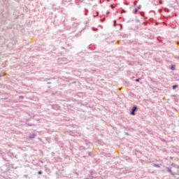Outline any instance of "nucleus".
Returning <instances> with one entry per match:
<instances>
[{"instance_id": "f257e3e1", "label": "nucleus", "mask_w": 179, "mask_h": 179, "mask_svg": "<svg viewBox=\"0 0 179 179\" xmlns=\"http://www.w3.org/2000/svg\"><path fill=\"white\" fill-rule=\"evenodd\" d=\"M173 167L167 168L168 173H170L171 176H178L179 174V166L176 164H172Z\"/></svg>"}, {"instance_id": "f03ea898", "label": "nucleus", "mask_w": 179, "mask_h": 179, "mask_svg": "<svg viewBox=\"0 0 179 179\" xmlns=\"http://www.w3.org/2000/svg\"><path fill=\"white\" fill-rule=\"evenodd\" d=\"M136 111H138V106L134 105L130 110V115H136Z\"/></svg>"}, {"instance_id": "7ed1b4c3", "label": "nucleus", "mask_w": 179, "mask_h": 179, "mask_svg": "<svg viewBox=\"0 0 179 179\" xmlns=\"http://www.w3.org/2000/svg\"><path fill=\"white\" fill-rule=\"evenodd\" d=\"M52 108L53 110H59V106H58V104H53V105H52Z\"/></svg>"}, {"instance_id": "20e7f679", "label": "nucleus", "mask_w": 179, "mask_h": 179, "mask_svg": "<svg viewBox=\"0 0 179 179\" xmlns=\"http://www.w3.org/2000/svg\"><path fill=\"white\" fill-rule=\"evenodd\" d=\"M36 136H37V134L34 133L29 136V139H34V138H36Z\"/></svg>"}, {"instance_id": "39448f33", "label": "nucleus", "mask_w": 179, "mask_h": 179, "mask_svg": "<svg viewBox=\"0 0 179 179\" xmlns=\"http://www.w3.org/2000/svg\"><path fill=\"white\" fill-rule=\"evenodd\" d=\"M101 155L102 156H105L106 157H110V156H111V154H110V153H106V152H101Z\"/></svg>"}, {"instance_id": "423d86ee", "label": "nucleus", "mask_w": 179, "mask_h": 179, "mask_svg": "<svg viewBox=\"0 0 179 179\" xmlns=\"http://www.w3.org/2000/svg\"><path fill=\"white\" fill-rule=\"evenodd\" d=\"M170 69L171 71H176V65H173V64L171 65Z\"/></svg>"}, {"instance_id": "0eeeda50", "label": "nucleus", "mask_w": 179, "mask_h": 179, "mask_svg": "<svg viewBox=\"0 0 179 179\" xmlns=\"http://www.w3.org/2000/svg\"><path fill=\"white\" fill-rule=\"evenodd\" d=\"M94 174V172L93 171H90V177H91L92 178H93V177H94L93 176Z\"/></svg>"}, {"instance_id": "6e6552de", "label": "nucleus", "mask_w": 179, "mask_h": 179, "mask_svg": "<svg viewBox=\"0 0 179 179\" xmlns=\"http://www.w3.org/2000/svg\"><path fill=\"white\" fill-rule=\"evenodd\" d=\"M45 141H47L48 143H51V138L50 137H46Z\"/></svg>"}, {"instance_id": "1a4fd4ad", "label": "nucleus", "mask_w": 179, "mask_h": 179, "mask_svg": "<svg viewBox=\"0 0 179 179\" xmlns=\"http://www.w3.org/2000/svg\"><path fill=\"white\" fill-rule=\"evenodd\" d=\"M87 150V148L83 147V146H80L79 147V150L83 151V150Z\"/></svg>"}, {"instance_id": "9d476101", "label": "nucleus", "mask_w": 179, "mask_h": 179, "mask_svg": "<svg viewBox=\"0 0 179 179\" xmlns=\"http://www.w3.org/2000/svg\"><path fill=\"white\" fill-rule=\"evenodd\" d=\"M1 157L4 162H9V160L6 159V157H5V155H1Z\"/></svg>"}, {"instance_id": "9b49d317", "label": "nucleus", "mask_w": 179, "mask_h": 179, "mask_svg": "<svg viewBox=\"0 0 179 179\" xmlns=\"http://www.w3.org/2000/svg\"><path fill=\"white\" fill-rule=\"evenodd\" d=\"M177 87H178V85H173L172 86L173 90H176V89H177Z\"/></svg>"}, {"instance_id": "f8f14e48", "label": "nucleus", "mask_w": 179, "mask_h": 179, "mask_svg": "<svg viewBox=\"0 0 179 179\" xmlns=\"http://www.w3.org/2000/svg\"><path fill=\"white\" fill-rule=\"evenodd\" d=\"M44 82H48V80H51V78H42Z\"/></svg>"}, {"instance_id": "ddd939ff", "label": "nucleus", "mask_w": 179, "mask_h": 179, "mask_svg": "<svg viewBox=\"0 0 179 179\" xmlns=\"http://www.w3.org/2000/svg\"><path fill=\"white\" fill-rule=\"evenodd\" d=\"M88 156H90V157H92V156H93V153L92 152H87Z\"/></svg>"}, {"instance_id": "4468645a", "label": "nucleus", "mask_w": 179, "mask_h": 179, "mask_svg": "<svg viewBox=\"0 0 179 179\" xmlns=\"http://www.w3.org/2000/svg\"><path fill=\"white\" fill-rule=\"evenodd\" d=\"M142 80V78H138L135 80V82H140Z\"/></svg>"}, {"instance_id": "2eb2a0df", "label": "nucleus", "mask_w": 179, "mask_h": 179, "mask_svg": "<svg viewBox=\"0 0 179 179\" xmlns=\"http://www.w3.org/2000/svg\"><path fill=\"white\" fill-rule=\"evenodd\" d=\"M27 125H28V127H34V124L31 123H27Z\"/></svg>"}, {"instance_id": "dca6fc26", "label": "nucleus", "mask_w": 179, "mask_h": 179, "mask_svg": "<svg viewBox=\"0 0 179 179\" xmlns=\"http://www.w3.org/2000/svg\"><path fill=\"white\" fill-rule=\"evenodd\" d=\"M153 166L154 167H158V169L160 168V165H159L158 164H154Z\"/></svg>"}, {"instance_id": "f3484780", "label": "nucleus", "mask_w": 179, "mask_h": 179, "mask_svg": "<svg viewBox=\"0 0 179 179\" xmlns=\"http://www.w3.org/2000/svg\"><path fill=\"white\" fill-rule=\"evenodd\" d=\"M138 9L136 8L134 9V13L135 15H136V13H138Z\"/></svg>"}, {"instance_id": "a211bd4d", "label": "nucleus", "mask_w": 179, "mask_h": 179, "mask_svg": "<svg viewBox=\"0 0 179 179\" xmlns=\"http://www.w3.org/2000/svg\"><path fill=\"white\" fill-rule=\"evenodd\" d=\"M73 27H78V23L73 22Z\"/></svg>"}, {"instance_id": "6ab92c4d", "label": "nucleus", "mask_w": 179, "mask_h": 179, "mask_svg": "<svg viewBox=\"0 0 179 179\" xmlns=\"http://www.w3.org/2000/svg\"><path fill=\"white\" fill-rule=\"evenodd\" d=\"M72 92H73V90H68L66 91V93H72Z\"/></svg>"}, {"instance_id": "aec40b11", "label": "nucleus", "mask_w": 179, "mask_h": 179, "mask_svg": "<svg viewBox=\"0 0 179 179\" xmlns=\"http://www.w3.org/2000/svg\"><path fill=\"white\" fill-rule=\"evenodd\" d=\"M19 99H21L22 100H23V99H24V96H22V95L19 96Z\"/></svg>"}, {"instance_id": "412c9836", "label": "nucleus", "mask_w": 179, "mask_h": 179, "mask_svg": "<svg viewBox=\"0 0 179 179\" xmlns=\"http://www.w3.org/2000/svg\"><path fill=\"white\" fill-rule=\"evenodd\" d=\"M38 174L40 176L41 174H43V171H38Z\"/></svg>"}, {"instance_id": "4be33fe9", "label": "nucleus", "mask_w": 179, "mask_h": 179, "mask_svg": "<svg viewBox=\"0 0 179 179\" xmlns=\"http://www.w3.org/2000/svg\"><path fill=\"white\" fill-rule=\"evenodd\" d=\"M125 160H131V157H125Z\"/></svg>"}, {"instance_id": "5701e85b", "label": "nucleus", "mask_w": 179, "mask_h": 179, "mask_svg": "<svg viewBox=\"0 0 179 179\" xmlns=\"http://www.w3.org/2000/svg\"><path fill=\"white\" fill-rule=\"evenodd\" d=\"M92 30H94V31H97V30H99V29L92 27Z\"/></svg>"}, {"instance_id": "b1692460", "label": "nucleus", "mask_w": 179, "mask_h": 179, "mask_svg": "<svg viewBox=\"0 0 179 179\" xmlns=\"http://www.w3.org/2000/svg\"><path fill=\"white\" fill-rule=\"evenodd\" d=\"M122 13H127V10L122 9Z\"/></svg>"}, {"instance_id": "393cba45", "label": "nucleus", "mask_w": 179, "mask_h": 179, "mask_svg": "<svg viewBox=\"0 0 179 179\" xmlns=\"http://www.w3.org/2000/svg\"><path fill=\"white\" fill-rule=\"evenodd\" d=\"M88 12H89V10H87V9L85 8V15H87V13H88Z\"/></svg>"}, {"instance_id": "a878e982", "label": "nucleus", "mask_w": 179, "mask_h": 179, "mask_svg": "<svg viewBox=\"0 0 179 179\" xmlns=\"http://www.w3.org/2000/svg\"><path fill=\"white\" fill-rule=\"evenodd\" d=\"M113 22H114V24H113V26H115H115H116V24H117V21H116V20H114Z\"/></svg>"}, {"instance_id": "bb28decb", "label": "nucleus", "mask_w": 179, "mask_h": 179, "mask_svg": "<svg viewBox=\"0 0 179 179\" xmlns=\"http://www.w3.org/2000/svg\"><path fill=\"white\" fill-rule=\"evenodd\" d=\"M110 6L112 9H114V6H113V4H111Z\"/></svg>"}, {"instance_id": "cd10ccee", "label": "nucleus", "mask_w": 179, "mask_h": 179, "mask_svg": "<svg viewBox=\"0 0 179 179\" xmlns=\"http://www.w3.org/2000/svg\"><path fill=\"white\" fill-rule=\"evenodd\" d=\"M141 8H142V6L139 5V6H138V9H141Z\"/></svg>"}, {"instance_id": "c85d7f7f", "label": "nucleus", "mask_w": 179, "mask_h": 179, "mask_svg": "<svg viewBox=\"0 0 179 179\" xmlns=\"http://www.w3.org/2000/svg\"><path fill=\"white\" fill-rule=\"evenodd\" d=\"M24 177L25 178H27V177H29L27 175H24Z\"/></svg>"}, {"instance_id": "c756f323", "label": "nucleus", "mask_w": 179, "mask_h": 179, "mask_svg": "<svg viewBox=\"0 0 179 179\" xmlns=\"http://www.w3.org/2000/svg\"><path fill=\"white\" fill-rule=\"evenodd\" d=\"M173 159H174V157H170V160H173Z\"/></svg>"}, {"instance_id": "7c9ffc66", "label": "nucleus", "mask_w": 179, "mask_h": 179, "mask_svg": "<svg viewBox=\"0 0 179 179\" xmlns=\"http://www.w3.org/2000/svg\"><path fill=\"white\" fill-rule=\"evenodd\" d=\"M120 29L122 30V24H120Z\"/></svg>"}, {"instance_id": "2f4dec72", "label": "nucleus", "mask_w": 179, "mask_h": 179, "mask_svg": "<svg viewBox=\"0 0 179 179\" xmlns=\"http://www.w3.org/2000/svg\"><path fill=\"white\" fill-rule=\"evenodd\" d=\"M47 85H51V82H48Z\"/></svg>"}, {"instance_id": "473e14b6", "label": "nucleus", "mask_w": 179, "mask_h": 179, "mask_svg": "<svg viewBox=\"0 0 179 179\" xmlns=\"http://www.w3.org/2000/svg\"><path fill=\"white\" fill-rule=\"evenodd\" d=\"M2 100H8V98H3Z\"/></svg>"}, {"instance_id": "72a5a7b5", "label": "nucleus", "mask_w": 179, "mask_h": 179, "mask_svg": "<svg viewBox=\"0 0 179 179\" xmlns=\"http://www.w3.org/2000/svg\"><path fill=\"white\" fill-rule=\"evenodd\" d=\"M71 20H76L75 17H72Z\"/></svg>"}, {"instance_id": "f704fd0d", "label": "nucleus", "mask_w": 179, "mask_h": 179, "mask_svg": "<svg viewBox=\"0 0 179 179\" xmlns=\"http://www.w3.org/2000/svg\"><path fill=\"white\" fill-rule=\"evenodd\" d=\"M107 15H110V12L109 11L107 12Z\"/></svg>"}, {"instance_id": "c9c22d12", "label": "nucleus", "mask_w": 179, "mask_h": 179, "mask_svg": "<svg viewBox=\"0 0 179 179\" xmlns=\"http://www.w3.org/2000/svg\"><path fill=\"white\" fill-rule=\"evenodd\" d=\"M125 134H126V135H129V133H127V132L125 133Z\"/></svg>"}, {"instance_id": "e433bc0d", "label": "nucleus", "mask_w": 179, "mask_h": 179, "mask_svg": "<svg viewBox=\"0 0 179 179\" xmlns=\"http://www.w3.org/2000/svg\"><path fill=\"white\" fill-rule=\"evenodd\" d=\"M8 103H10V101H7Z\"/></svg>"}, {"instance_id": "4c0bfd02", "label": "nucleus", "mask_w": 179, "mask_h": 179, "mask_svg": "<svg viewBox=\"0 0 179 179\" xmlns=\"http://www.w3.org/2000/svg\"><path fill=\"white\" fill-rule=\"evenodd\" d=\"M175 171H177V169H175Z\"/></svg>"}, {"instance_id": "58836bf2", "label": "nucleus", "mask_w": 179, "mask_h": 179, "mask_svg": "<svg viewBox=\"0 0 179 179\" xmlns=\"http://www.w3.org/2000/svg\"><path fill=\"white\" fill-rule=\"evenodd\" d=\"M136 22H139V20H137Z\"/></svg>"}, {"instance_id": "ea45409f", "label": "nucleus", "mask_w": 179, "mask_h": 179, "mask_svg": "<svg viewBox=\"0 0 179 179\" xmlns=\"http://www.w3.org/2000/svg\"><path fill=\"white\" fill-rule=\"evenodd\" d=\"M85 179H89V178H85Z\"/></svg>"}, {"instance_id": "a19ab883", "label": "nucleus", "mask_w": 179, "mask_h": 179, "mask_svg": "<svg viewBox=\"0 0 179 179\" xmlns=\"http://www.w3.org/2000/svg\"><path fill=\"white\" fill-rule=\"evenodd\" d=\"M6 166H8V164H6Z\"/></svg>"}]
</instances>
